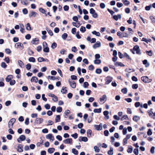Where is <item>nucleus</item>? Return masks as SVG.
Segmentation results:
<instances>
[{"label": "nucleus", "mask_w": 155, "mask_h": 155, "mask_svg": "<svg viewBox=\"0 0 155 155\" xmlns=\"http://www.w3.org/2000/svg\"><path fill=\"white\" fill-rule=\"evenodd\" d=\"M107 99V96L105 94L103 95L99 99V103L101 104H102L105 103Z\"/></svg>", "instance_id": "obj_1"}, {"label": "nucleus", "mask_w": 155, "mask_h": 155, "mask_svg": "<svg viewBox=\"0 0 155 155\" xmlns=\"http://www.w3.org/2000/svg\"><path fill=\"white\" fill-rule=\"evenodd\" d=\"M141 79L145 83H148L152 81V79H149L147 76H143L141 78Z\"/></svg>", "instance_id": "obj_2"}, {"label": "nucleus", "mask_w": 155, "mask_h": 155, "mask_svg": "<svg viewBox=\"0 0 155 155\" xmlns=\"http://www.w3.org/2000/svg\"><path fill=\"white\" fill-rule=\"evenodd\" d=\"M43 51L47 53L48 52H49V48L46 42H44L43 43Z\"/></svg>", "instance_id": "obj_3"}, {"label": "nucleus", "mask_w": 155, "mask_h": 155, "mask_svg": "<svg viewBox=\"0 0 155 155\" xmlns=\"http://www.w3.org/2000/svg\"><path fill=\"white\" fill-rule=\"evenodd\" d=\"M90 12L92 14L93 18H96L97 17V13L95 11L93 8H91L90 9Z\"/></svg>", "instance_id": "obj_4"}, {"label": "nucleus", "mask_w": 155, "mask_h": 155, "mask_svg": "<svg viewBox=\"0 0 155 155\" xmlns=\"http://www.w3.org/2000/svg\"><path fill=\"white\" fill-rule=\"evenodd\" d=\"M15 121V118H12L9 121L8 123V126L9 128H12L14 124Z\"/></svg>", "instance_id": "obj_5"}, {"label": "nucleus", "mask_w": 155, "mask_h": 155, "mask_svg": "<svg viewBox=\"0 0 155 155\" xmlns=\"http://www.w3.org/2000/svg\"><path fill=\"white\" fill-rule=\"evenodd\" d=\"M44 121L43 118H37L35 119V123L36 124H40L42 123Z\"/></svg>", "instance_id": "obj_6"}, {"label": "nucleus", "mask_w": 155, "mask_h": 155, "mask_svg": "<svg viewBox=\"0 0 155 155\" xmlns=\"http://www.w3.org/2000/svg\"><path fill=\"white\" fill-rule=\"evenodd\" d=\"M68 82L69 83L70 86L73 88H74L76 87V83L74 81H70V80H68Z\"/></svg>", "instance_id": "obj_7"}, {"label": "nucleus", "mask_w": 155, "mask_h": 155, "mask_svg": "<svg viewBox=\"0 0 155 155\" xmlns=\"http://www.w3.org/2000/svg\"><path fill=\"white\" fill-rule=\"evenodd\" d=\"M133 49L134 51H136V53L137 54H141L139 47L138 46H135L134 48Z\"/></svg>", "instance_id": "obj_8"}, {"label": "nucleus", "mask_w": 155, "mask_h": 155, "mask_svg": "<svg viewBox=\"0 0 155 155\" xmlns=\"http://www.w3.org/2000/svg\"><path fill=\"white\" fill-rule=\"evenodd\" d=\"M15 47L17 48H19L21 50L23 48V46L19 42L16 43L15 45Z\"/></svg>", "instance_id": "obj_9"}, {"label": "nucleus", "mask_w": 155, "mask_h": 155, "mask_svg": "<svg viewBox=\"0 0 155 155\" xmlns=\"http://www.w3.org/2000/svg\"><path fill=\"white\" fill-rule=\"evenodd\" d=\"M112 80V78L110 77H107L105 79V84H109Z\"/></svg>", "instance_id": "obj_10"}, {"label": "nucleus", "mask_w": 155, "mask_h": 155, "mask_svg": "<svg viewBox=\"0 0 155 155\" xmlns=\"http://www.w3.org/2000/svg\"><path fill=\"white\" fill-rule=\"evenodd\" d=\"M63 142L65 144H72V139L71 138L67 139L63 141Z\"/></svg>", "instance_id": "obj_11"}, {"label": "nucleus", "mask_w": 155, "mask_h": 155, "mask_svg": "<svg viewBox=\"0 0 155 155\" xmlns=\"http://www.w3.org/2000/svg\"><path fill=\"white\" fill-rule=\"evenodd\" d=\"M46 137L47 139H49L51 141H53L54 140V137L51 134H49L47 135Z\"/></svg>", "instance_id": "obj_12"}, {"label": "nucleus", "mask_w": 155, "mask_h": 155, "mask_svg": "<svg viewBox=\"0 0 155 155\" xmlns=\"http://www.w3.org/2000/svg\"><path fill=\"white\" fill-rule=\"evenodd\" d=\"M25 137L24 135H21L19 138L17 139V141L19 143H20L21 141H23L25 139Z\"/></svg>", "instance_id": "obj_13"}, {"label": "nucleus", "mask_w": 155, "mask_h": 155, "mask_svg": "<svg viewBox=\"0 0 155 155\" xmlns=\"http://www.w3.org/2000/svg\"><path fill=\"white\" fill-rule=\"evenodd\" d=\"M79 141L80 142L84 141L86 142L87 141L88 139L86 137H80L79 138Z\"/></svg>", "instance_id": "obj_14"}, {"label": "nucleus", "mask_w": 155, "mask_h": 155, "mask_svg": "<svg viewBox=\"0 0 155 155\" xmlns=\"http://www.w3.org/2000/svg\"><path fill=\"white\" fill-rule=\"evenodd\" d=\"M101 44L99 41H97L96 43L93 46V47L95 49L97 48L100 47L101 46Z\"/></svg>", "instance_id": "obj_15"}, {"label": "nucleus", "mask_w": 155, "mask_h": 155, "mask_svg": "<svg viewBox=\"0 0 155 155\" xmlns=\"http://www.w3.org/2000/svg\"><path fill=\"white\" fill-rule=\"evenodd\" d=\"M94 127L95 129L97 130H101L102 129V124L101 123L99 125H95Z\"/></svg>", "instance_id": "obj_16"}, {"label": "nucleus", "mask_w": 155, "mask_h": 155, "mask_svg": "<svg viewBox=\"0 0 155 155\" xmlns=\"http://www.w3.org/2000/svg\"><path fill=\"white\" fill-rule=\"evenodd\" d=\"M23 147L22 145L19 144L17 148V151L19 152H21L23 151Z\"/></svg>", "instance_id": "obj_17"}, {"label": "nucleus", "mask_w": 155, "mask_h": 155, "mask_svg": "<svg viewBox=\"0 0 155 155\" xmlns=\"http://www.w3.org/2000/svg\"><path fill=\"white\" fill-rule=\"evenodd\" d=\"M39 39L38 38L33 39L31 41V43L32 44L37 45L38 44Z\"/></svg>", "instance_id": "obj_18"}, {"label": "nucleus", "mask_w": 155, "mask_h": 155, "mask_svg": "<svg viewBox=\"0 0 155 155\" xmlns=\"http://www.w3.org/2000/svg\"><path fill=\"white\" fill-rule=\"evenodd\" d=\"M113 18L115 20L117 21L118 19H120L121 18V16L120 14L115 15L113 16Z\"/></svg>", "instance_id": "obj_19"}, {"label": "nucleus", "mask_w": 155, "mask_h": 155, "mask_svg": "<svg viewBox=\"0 0 155 155\" xmlns=\"http://www.w3.org/2000/svg\"><path fill=\"white\" fill-rule=\"evenodd\" d=\"M37 15V13L33 11H31L29 14V17H35L36 15Z\"/></svg>", "instance_id": "obj_20"}, {"label": "nucleus", "mask_w": 155, "mask_h": 155, "mask_svg": "<svg viewBox=\"0 0 155 155\" xmlns=\"http://www.w3.org/2000/svg\"><path fill=\"white\" fill-rule=\"evenodd\" d=\"M109 112L107 111H105L104 112V114L105 116V118L107 120L109 119V117L108 116Z\"/></svg>", "instance_id": "obj_21"}, {"label": "nucleus", "mask_w": 155, "mask_h": 155, "mask_svg": "<svg viewBox=\"0 0 155 155\" xmlns=\"http://www.w3.org/2000/svg\"><path fill=\"white\" fill-rule=\"evenodd\" d=\"M13 78V76L12 75H8L5 78V80L7 82H9Z\"/></svg>", "instance_id": "obj_22"}, {"label": "nucleus", "mask_w": 155, "mask_h": 155, "mask_svg": "<svg viewBox=\"0 0 155 155\" xmlns=\"http://www.w3.org/2000/svg\"><path fill=\"white\" fill-rule=\"evenodd\" d=\"M148 113L150 117H152L154 119H155V117H154V114L152 111H148Z\"/></svg>", "instance_id": "obj_23"}, {"label": "nucleus", "mask_w": 155, "mask_h": 155, "mask_svg": "<svg viewBox=\"0 0 155 155\" xmlns=\"http://www.w3.org/2000/svg\"><path fill=\"white\" fill-rule=\"evenodd\" d=\"M117 35L119 36L120 38H122L123 37H128L129 35L127 34H126V35H122V34H121V32L120 31H118L117 32Z\"/></svg>", "instance_id": "obj_24"}, {"label": "nucleus", "mask_w": 155, "mask_h": 155, "mask_svg": "<svg viewBox=\"0 0 155 155\" xmlns=\"http://www.w3.org/2000/svg\"><path fill=\"white\" fill-rule=\"evenodd\" d=\"M77 22H72V24L73 25L74 27H75L77 28H79L81 25V24L80 23L78 22L76 23Z\"/></svg>", "instance_id": "obj_25"}, {"label": "nucleus", "mask_w": 155, "mask_h": 155, "mask_svg": "<svg viewBox=\"0 0 155 155\" xmlns=\"http://www.w3.org/2000/svg\"><path fill=\"white\" fill-rule=\"evenodd\" d=\"M115 65L116 66L124 67V65L121 62H117L115 63Z\"/></svg>", "instance_id": "obj_26"}, {"label": "nucleus", "mask_w": 155, "mask_h": 155, "mask_svg": "<svg viewBox=\"0 0 155 155\" xmlns=\"http://www.w3.org/2000/svg\"><path fill=\"white\" fill-rule=\"evenodd\" d=\"M113 148L111 147L110 148V150L108 151V154L109 155H113Z\"/></svg>", "instance_id": "obj_27"}, {"label": "nucleus", "mask_w": 155, "mask_h": 155, "mask_svg": "<svg viewBox=\"0 0 155 155\" xmlns=\"http://www.w3.org/2000/svg\"><path fill=\"white\" fill-rule=\"evenodd\" d=\"M92 33L93 35H95L97 37H99L101 35V34L99 32H97L95 31H92Z\"/></svg>", "instance_id": "obj_28"}, {"label": "nucleus", "mask_w": 155, "mask_h": 155, "mask_svg": "<svg viewBox=\"0 0 155 155\" xmlns=\"http://www.w3.org/2000/svg\"><path fill=\"white\" fill-rule=\"evenodd\" d=\"M20 31L22 33H23L25 32V29L24 28V26L23 24H20Z\"/></svg>", "instance_id": "obj_29"}, {"label": "nucleus", "mask_w": 155, "mask_h": 155, "mask_svg": "<svg viewBox=\"0 0 155 155\" xmlns=\"http://www.w3.org/2000/svg\"><path fill=\"white\" fill-rule=\"evenodd\" d=\"M140 119V117L139 116H135L133 118V120L135 122H137Z\"/></svg>", "instance_id": "obj_30"}, {"label": "nucleus", "mask_w": 155, "mask_h": 155, "mask_svg": "<svg viewBox=\"0 0 155 155\" xmlns=\"http://www.w3.org/2000/svg\"><path fill=\"white\" fill-rule=\"evenodd\" d=\"M102 108L95 109L94 110V112L95 113H100L101 112Z\"/></svg>", "instance_id": "obj_31"}, {"label": "nucleus", "mask_w": 155, "mask_h": 155, "mask_svg": "<svg viewBox=\"0 0 155 155\" xmlns=\"http://www.w3.org/2000/svg\"><path fill=\"white\" fill-rule=\"evenodd\" d=\"M39 11L42 14H45L46 16H47V14L46 13V11L42 8H40L39 9Z\"/></svg>", "instance_id": "obj_32"}, {"label": "nucleus", "mask_w": 155, "mask_h": 155, "mask_svg": "<svg viewBox=\"0 0 155 155\" xmlns=\"http://www.w3.org/2000/svg\"><path fill=\"white\" fill-rule=\"evenodd\" d=\"M38 78L36 77H33L31 79V82H35V83H37L38 82Z\"/></svg>", "instance_id": "obj_33"}, {"label": "nucleus", "mask_w": 155, "mask_h": 155, "mask_svg": "<svg viewBox=\"0 0 155 155\" xmlns=\"http://www.w3.org/2000/svg\"><path fill=\"white\" fill-rule=\"evenodd\" d=\"M142 41H145L147 43H148V42H150L151 41V40L150 39H147V38H142Z\"/></svg>", "instance_id": "obj_34"}, {"label": "nucleus", "mask_w": 155, "mask_h": 155, "mask_svg": "<svg viewBox=\"0 0 155 155\" xmlns=\"http://www.w3.org/2000/svg\"><path fill=\"white\" fill-rule=\"evenodd\" d=\"M18 64L21 67V68H24V64L23 62L21 60H18Z\"/></svg>", "instance_id": "obj_35"}, {"label": "nucleus", "mask_w": 155, "mask_h": 155, "mask_svg": "<svg viewBox=\"0 0 155 155\" xmlns=\"http://www.w3.org/2000/svg\"><path fill=\"white\" fill-rule=\"evenodd\" d=\"M94 151L96 152H97V153L99 152H100V150L99 147L97 146H95L94 147Z\"/></svg>", "instance_id": "obj_36"}, {"label": "nucleus", "mask_w": 155, "mask_h": 155, "mask_svg": "<svg viewBox=\"0 0 155 155\" xmlns=\"http://www.w3.org/2000/svg\"><path fill=\"white\" fill-rule=\"evenodd\" d=\"M55 150V149L53 148H50L48 149V152L50 153H51L54 152Z\"/></svg>", "instance_id": "obj_37"}, {"label": "nucleus", "mask_w": 155, "mask_h": 155, "mask_svg": "<svg viewBox=\"0 0 155 155\" xmlns=\"http://www.w3.org/2000/svg\"><path fill=\"white\" fill-rule=\"evenodd\" d=\"M55 121L56 123L60 121V115H57L56 116V117L55 119Z\"/></svg>", "instance_id": "obj_38"}, {"label": "nucleus", "mask_w": 155, "mask_h": 155, "mask_svg": "<svg viewBox=\"0 0 155 155\" xmlns=\"http://www.w3.org/2000/svg\"><path fill=\"white\" fill-rule=\"evenodd\" d=\"M124 4L125 5H127L130 4V2L129 1L126 0H122Z\"/></svg>", "instance_id": "obj_39"}, {"label": "nucleus", "mask_w": 155, "mask_h": 155, "mask_svg": "<svg viewBox=\"0 0 155 155\" xmlns=\"http://www.w3.org/2000/svg\"><path fill=\"white\" fill-rule=\"evenodd\" d=\"M57 47V44L55 43H53L51 45V48L52 49H54L55 48Z\"/></svg>", "instance_id": "obj_40"}, {"label": "nucleus", "mask_w": 155, "mask_h": 155, "mask_svg": "<svg viewBox=\"0 0 155 155\" xmlns=\"http://www.w3.org/2000/svg\"><path fill=\"white\" fill-rule=\"evenodd\" d=\"M133 151V147L132 146H130L129 147L127 150V152L128 153H132Z\"/></svg>", "instance_id": "obj_41"}, {"label": "nucleus", "mask_w": 155, "mask_h": 155, "mask_svg": "<svg viewBox=\"0 0 155 155\" xmlns=\"http://www.w3.org/2000/svg\"><path fill=\"white\" fill-rule=\"evenodd\" d=\"M72 153L75 155H78V152L77 150L74 148H73L72 150Z\"/></svg>", "instance_id": "obj_42"}, {"label": "nucleus", "mask_w": 155, "mask_h": 155, "mask_svg": "<svg viewBox=\"0 0 155 155\" xmlns=\"http://www.w3.org/2000/svg\"><path fill=\"white\" fill-rule=\"evenodd\" d=\"M94 63L96 64H99L101 63V60L97 59H95L94 61Z\"/></svg>", "instance_id": "obj_43"}, {"label": "nucleus", "mask_w": 155, "mask_h": 155, "mask_svg": "<svg viewBox=\"0 0 155 155\" xmlns=\"http://www.w3.org/2000/svg\"><path fill=\"white\" fill-rule=\"evenodd\" d=\"M70 111L69 110H67L65 111L64 114H65L64 117L65 118L67 117V116H68V114L70 113Z\"/></svg>", "instance_id": "obj_44"}, {"label": "nucleus", "mask_w": 155, "mask_h": 155, "mask_svg": "<svg viewBox=\"0 0 155 155\" xmlns=\"http://www.w3.org/2000/svg\"><path fill=\"white\" fill-rule=\"evenodd\" d=\"M26 29L28 31H30L31 30V28L30 26V25L29 23H28L26 25Z\"/></svg>", "instance_id": "obj_45"}, {"label": "nucleus", "mask_w": 155, "mask_h": 155, "mask_svg": "<svg viewBox=\"0 0 155 155\" xmlns=\"http://www.w3.org/2000/svg\"><path fill=\"white\" fill-rule=\"evenodd\" d=\"M92 131L91 130H88L87 131V136L88 137H91Z\"/></svg>", "instance_id": "obj_46"}, {"label": "nucleus", "mask_w": 155, "mask_h": 155, "mask_svg": "<svg viewBox=\"0 0 155 155\" xmlns=\"http://www.w3.org/2000/svg\"><path fill=\"white\" fill-rule=\"evenodd\" d=\"M67 36L68 34L66 33H64L62 35L61 37L63 39L65 40L67 38Z\"/></svg>", "instance_id": "obj_47"}, {"label": "nucleus", "mask_w": 155, "mask_h": 155, "mask_svg": "<svg viewBox=\"0 0 155 155\" xmlns=\"http://www.w3.org/2000/svg\"><path fill=\"white\" fill-rule=\"evenodd\" d=\"M128 118L127 115H124L121 118V120H124L128 119Z\"/></svg>", "instance_id": "obj_48"}, {"label": "nucleus", "mask_w": 155, "mask_h": 155, "mask_svg": "<svg viewBox=\"0 0 155 155\" xmlns=\"http://www.w3.org/2000/svg\"><path fill=\"white\" fill-rule=\"evenodd\" d=\"M62 108L60 107H57L56 111L57 112L60 113L62 111Z\"/></svg>", "instance_id": "obj_49"}, {"label": "nucleus", "mask_w": 155, "mask_h": 155, "mask_svg": "<svg viewBox=\"0 0 155 155\" xmlns=\"http://www.w3.org/2000/svg\"><path fill=\"white\" fill-rule=\"evenodd\" d=\"M102 70L99 68L97 69L95 71L96 73L98 74H100L102 72Z\"/></svg>", "instance_id": "obj_50"}, {"label": "nucleus", "mask_w": 155, "mask_h": 155, "mask_svg": "<svg viewBox=\"0 0 155 155\" xmlns=\"http://www.w3.org/2000/svg\"><path fill=\"white\" fill-rule=\"evenodd\" d=\"M134 153L136 155H138L139 153L138 149L136 148L134 150Z\"/></svg>", "instance_id": "obj_51"}, {"label": "nucleus", "mask_w": 155, "mask_h": 155, "mask_svg": "<svg viewBox=\"0 0 155 155\" xmlns=\"http://www.w3.org/2000/svg\"><path fill=\"white\" fill-rule=\"evenodd\" d=\"M28 60L30 62H35V58L33 57L29 58L28 59Z\"/></svg>", "instance_id": "obj_52"}, {"label": "nucleus", "mask_w": 155, "mask_h": 155, "mask_svg": "<svg viewBox=\"0 0 155 155\" xmlns=\"http://www.w3.org/2000/svg\"><path fill=\"white\" fill-rule=\"evenodd\" d=\"M143 64H146V67H147L149 66V63H147V60H145L143 61Z\"/></svg>", "instance_id": "obj_53"}, {"label": "nucleus", "mask_w": 155, "mask_h": 155, "mask_svg": "<svg viewBox=\"0 0 155 155\" xmlns=\"http://www.w3.org/2000/svg\"><path fill=\"white\" fill-rule=\"evenodd\" d=\"M73 20L77 22H78V18L77 16H74L73 17Z\"/></svg>", "instance_id": "obj_54"}, {"label": "nucleus", "mask_w": 155, "mask_h": 155, "mask_svg": "<svg viewBox=\"0 0 155 155\" xmlns=\"http://www.w3.org/2000/svg\"><path fill=\"white\" fill-rule=\"evenodd\" d=\"M80 30L82 32H84L86 31L85 27L82 26L81 27Z\"/></svg>", "instance_id": "obj_55"}, {"label": "nucleus", "mask_w": 155, "mask_h": 155, "mask_svg": "<svg viewBox=\"0 0 155 155\" xmlns=\"http://www.w3.org/2000/svg\"><path fill=\"white\" fill-rule=\"evenodd\" d=\"M52 100L55 102H57L58 101V97L54 95L53 97Z\"/></svg>", "instance_id": "obj_56"}, {"label": "nucleus", "mask_w": 155, "mask_h": 155, "mask_svg": "<svg viewBox=\"0 0 155 155\" xmlns=\"http://www.w3.org/2000/svg\"><path fill=\"white\" fill-rule=\"evenodd\" d=\"M138 87V84H133L132 86V88L133 89H137Z\"/></svg>", "instance_id": "obj_57"}, {"label": "nucleus", "mask_w": 155, "mask_h": 155, "mask_svg": "<svg viewBox=\"0 0 155 155\" xmlns=\"http://www.w3.org/2000/svg\"><path fill=\"white\" fill-rule=\"evenodd\" d=\"M31 68V65L30 64H28L26 65V68L27 70H29Z\"/></svg>", "instance_id": "obj_58"}, {"label": "nucleus", "mask_w": 155, "mask_h": 155, "mask_svg": "<svg viewBox=\"0 0 155 155\" xmlns=\"http://www.w3.org/2000/svg\"><path fill=\"white\" fill-rule=\"evenodd\" d=\"M71 50L72 51L74 52H76L77 51V48L75 46L72 48Z\"/></svg>", "instance_id": "obj_59"}, {"label": "nucleus", "mask_w": 155, "mask_h": 155, "mask_svg": "<svg viewBox=\"0 0 155 155\" xmlns=\"http://www.w3.org/2000/svg\"><path fill=\"white\" fill-rule=\"evenodd\" d=\"M1 66L3 68H5L7 67V66L5 63L4 62H2V63L1 64Z\"/></svg>", "instance_id": "obj_60"}, {"label": "nucleus", "mask_w": 155, "mask_h": 155, "mask_svg": "<svg viewBox=\"0 0 155 155\" xmlns=\"http://www.w3.org/2000/svg\"><path fill=\"white\" fill-rule=\"evenodd\" d=\"M48 78L50 79L51 80H54L56 79L55 77L54 76H48L47 77Z\"/></svg>", "instance_id": "obj_61"}, {"label": "nucleus", "mask_w": 155, "mask_h": 155, "mask_svg": "<svg viewBox=\"0 0 155 155\" xmlns=\"http://www.w3.org/2000/svg\"><path fill=\"white\" fill-rule=\"evenodd\" d=\"M45 107L47 110H48L50 108V106L48 104H46L45 105Z\"/></svg>", "instance_id": "obj_62"}, {"label": "nucleus", "mask_w": 155, "mask_h": 155, "mask_svg": "<svg viewBox=\"0 0 155 155\" xmlns=\"http://www.w3.org/2000/svg\"><path fill=\"white\" fill-rule=\"evenodd\" d=\"M88 85L89 84L87 82H85L84 83L83 86L84 88H87Z\"/></svg>", "instance_id": "obj_63"}, {"label": "nucleus", "mask_w": 155, "mask_h": 155, "mask_svg": "<svg viewBox=\"0 0 155 155\" xmlns=\"http://www.w3.org/2000/svg\"><path fill=\"white\" fill-rule=\"evenodd\" d=\"M121 91L124 94H126L127 92V88H124L122 89Z\"/></svg>", "instance_id": "obj_64"}]
</instances>
